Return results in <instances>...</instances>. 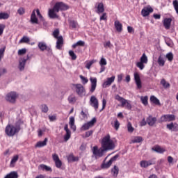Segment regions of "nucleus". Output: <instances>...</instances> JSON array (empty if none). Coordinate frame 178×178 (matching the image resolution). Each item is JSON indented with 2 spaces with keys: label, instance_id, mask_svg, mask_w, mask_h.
Masks as SVG:
<instances>
[{
  "label": "nucleus",
  "instance_id": "nucleus-1",
  "mask_svg": "<svg viewBox=\"0 0 178 178\" xmlns=\"http://www.w3.org/2000/svg\"><path fill=\"white\" fill-rule=\"evenodd\" d=\"M102 147L107 151H111L115 149V143L111 140V136L107 135L103 138L102 140Z\"/></svg>",
  "mask_w": 178,
  "mask_h": 178
},
{
  "label": "nucleus",
  "instance_id": "nucleus-2",
  "mask_svg": "<svg viewBox=\"0 0 178 178\" xmlns=\"http://www.w3.org/2000/svg\"><path fill=\"white\" fill-rule=\"evenodd\" d=\"M53 37L57 40L56 47L57 49H62L63 46V37L59 36V29H56L52 33Z\"/></svg>",
  "mask_w": 178,
  "mask_h": 178
},
{
  "label": "nucleus",
  "instance_id": "nucleus-3",
  "mask_svg": "<svg viewBox=\"0 0 178 178\" xmlns=\"http://www.w3.org/2000/svg\"><path fill=\"white\" fill-rule=\"evenodd\" d=\"M19 130H20V129L17 128V127L8 124L6 127L5 131L6 134H7L8 137H13L16 133H19Z\"/></svg>",
  "mask_w": 178,
  "mask_h": 178
},
{
  "label": "nucleus",
  "instance_id": "nucleus-4",
  "mask_svg": "<svg viewBox=\"0 0 178 178\" xmlns=\"http://www.w3.org/2000/svg\"><path fill=\"white\" fill-rule=\"evenodd\" d=\"M115 99H116L117 101H119V102L121 103V106H122V108H124V106L127 109H130L131 108V104H130V102H129V101L126 100V99L120 97V95H116L115 96Z\"/></svg>",
  "mask_w": 178,
  "mask_h": 178
},
{
  "label": "nucleus",
  "instance_id": "nucleus-5",
  "mask_svg": "<svg viewBox=\"0 0 178 178\" xmlns=\"http://www.w3.org/2000/svg\"><path fill=\"white\" fill-rule=\"evenodd\" d=\"M73 87H74L75 91L79 97H84L86 95V88L81 83L74 84Z\"/></svg>",
  "mask_w": 178,
  "mask_h": 178
},
{
  "label": "nucleus",
  "instance_id": "nucleus-6",
  "mask_svg": "<svg viewBox=\"0 0 178 178\" xmlns=\"http://www.w3.org/2000/svg\"><path fill=\"white\" fill-rule=\"evenodd\" d=\"M17 97L18 95L16 92H10L6 95L5 99L10 104H15Z\"/></svg>",
  "mask_w": 178,
  "mask_h": 178
},
{
  "label": "nucleus",
  "instance_id": "nucleus-7",
  "mask_svg": "<svg viewBox=\"0 0 178 178\" xmlns=\"http://www.w3.org/2000/svg\"><path fill=\"white\" fill-rule=\"evenodd\" d=\"M53 8H54L56 12L58 13L63 10H67V9H69V6L63 2H56Z\"/></svg>",
  "mask_w": 178,
  "mask_h": 178
},
{
  "label": "nucleus",
  "instance_id": "nucleus-8",
  "mask_svg": "<svg viewBox=\"0 0 178 178\" xmlns=\"http://www.w3.org/2000/svg\"><path fill=\"white\" fill-rule=\"evenodd\" d=\"M156 163V159L155 158H153L150 160L145 161L143 160L140 163V165L141 168H148V166H151L152 165H155Z\"/></svg>",
  "mask_w": 178,
  "mask_h": 178
},
{
  "label": "nucleus",
  "instance_id": "nucleus-9",
  "mask_svg": "<svg viewBox=\"0 0 178 178\" xmlns=\"http://www.w3.org/2000/svg\"><path fill=\"white\" fill-rule=\"evenodd\" d=\"M118 158H119V154L115 155L107 163H104L102 164L101 165L102 169H108V168L111 167L112 163L115 162V161H116Z\"/></svg>",
  "mask_w": 178,
  "mask_h": 178
},
{
  "label": "nucleus",
  "instance_id": "nucleus-10",
  "mask_svg": "<svg viewBox=\"0 0 178 178\" xmlns=\"http://www.w3.org/2000/svg\"><path fill=\"white\" fill-rule=\"evenodd\" d=\"M95 9L97 15H101L102 13H104V12H105V7L104 6V3L102 2L96 3L95 5Z\"/></svg>",
  "mask_w": 178,
  "mask_h": 178
},
{
  "label": "nucleus",
  "instance_id": "nucleus-11",
  "mask_svg": "<svg viewBox=\"0 0 178 178\" xmlns=\"http://www.w3.org/2000/svg\"><path fill=\"white\" fill-rule=\"evenodd\" d=\"M106 151L107 150H106L104 148L98 149V147H97V146H94L93 149H92L93 154L95 155V156H98L99 158L104 156V154Z\"/></svg>",
  "mask_w": 178,
  "mask_h": 178
},
{
  "label": "nucleus",
  "instance_id": "nucleus-12",
  "mask_svg": "<svg viewBox=\"0 0 178 178\" xmlns=\"http://www.w3.org/2000/svg\"><path fill=\"white\" fill-rule=\"evenodd\" d=\"M97 122V119L95 118H92L90 121L88 122L87 123H85L83 126L81 127V130L86 131L88 130L90 127H92L94 126V124Z\"/></svg>",
  "mask_w": 178,
  "mask_h": 178
},
{
  "label": "nucleus",
  "instance_id": "nucleus-13",
  "mask_svg": "<svg viewBox=\"0 0 178 178\" xmlns=\"http://www.w3.org/2000/svg\"><path fill=\"white\" fill-rule=\"evenodd\" d=\"M57 13H58V12L53 7V8L49 9L48 16L50 19H58L59 15H58Z\"/></svg>",
  "mask_w": 178,
  "mask_h": 178
},
{
  "label": "nucleus",
  "instance_id": "nucleus-14",
  "mask_svg": "<svg viewBox=\"0 0 178 178\" xmlns=\"http://www.w3.org/2000/svg\"><path fill=\"white\" fill-rule=\"evenodd\" d=\"M176 120V117L175 116V115H170V114L164 115L161 118V122H173V120Z\"/></svg>",
  "mask_w": 178,
  "mask_h": 178
},
{
  "label": "nucleus",
  "instance_id": "nucleus-15",
  "mask_svg": "<svg viewBox=\"0 0 178 178\" xmlns=\"http://www.w3.org/2000/svg\"><path fill=\"white\" fill-rule=\"evenodd\" d=\"M90 102V106H92L95 111H97L98 106H99L98 99H97L95 96H91Z\"/></svg>",
  "mask_w": 178,
  "mask_h": 178
},
{
  "label": "nucleus",
  "instance_id": "nucleus-16",
  "mask_svg": "<svg viewBox=\"0 0 178 178\" xmlns=\"http://www.w3.org/2000/svg\"><path fill=\"white\" fill-rule=\"evenodd\" d=\"M53 161L55 162L56 167L58 169H60L62 168V161L59 159V156L58 154H54L52 155Z\"/></svg>",
  "mask_w": 178,
  "mask_h": 178
},
{
  "label": "nucleus",
  "instance_id": "nucleus-17",
  "mask_svg": "<svg viewBox=\"0 0 178 178\" xmlns=\"http://www.w3.org/2000/svg\"><path fill=\"white\" fill-rule=\"evenodd\" d=\"M90 81L91 83L90 92H91V94H92V92H94V91H95V90L97 88V78L96 77H90Z\"/></svg>",
  "mask_w": 178,
  "mask_h": 178
},
{
  "label": "nucleus",
  "instance_id": "nucleus-18",
  "mask_svg": "<svg viewBox=\"0 0 178 178\" xmlns=\"http://www.w3.org/2000/svg\"><path fill=\"white\" fill-rule=\"evenodd\" d=\"M27 62V59L24 58H19V64H18V69L20 72H23L26 67V63Z\"/></svg>",
  "mask_w": 178,
  "mask_h": 178
},
{
  "label": "nucleus",
  "instance_id": "nucleus-19",
  "mask_svg": "<svg viewBox=\"0 0 178 178\" xmlns=\"http://www.w3.org/2000/svg\"><path fill=\"white\" fill-rule=\"evenodd\" d=\"M134 80L137 86V88H138V90H140V88H143V85L141 83V79L140 78V74H138V73L137 72L134 73Z\"/></svg>",
  "mask_w": 178,
  "mask_h": 178
},
{
  "label": "nucleus",
  "instance_id": "nucleus-20",
  "mask_svg": "<svg viewBox=\"0 0 178 178\" xmlns=\"http://www.w3.org/2000/svg\"><path fill=\"white\" fill-rule=\"evenodd\" d=\"M115 81V76H113L110 78H107L106 81H104L102 84L103 88H106L107 87H109L112 83Z\"/></svg>",
  "mask_w": 178,
  "mask_h": 178
},
{
  "label": "nucleus",
  "instance_id": "nucleus-21",
  "mask_svg": "<svg viewBox=\"0 0 178 178\" xmlns=\"http://www.w3.org/2000/svg\"><path fill=\"white\" fill-rule=\"evenodd\" d=\"M152 12H154V9L151 7H147L142 10L141 14L143 17H146V16H148L149 13H152Z\"/></svg>",
  "mask_w": 178,
  "mask_h": 178
},
{
  "label": "nucleus",
  "instance_id": "nucleus-22",
  "mask_svg": "<svg viewBox=\"0 0 178 178\" xmlns=\"http://www.w3.org/2000/svg\"><path fill=\"white\" fill-rule=\"evenodd\" d=\"M152 151H154V152H157L158 154H163V152H165L166 149L159 146L156 145L152 148Z\"/></svg>",
  "mask_w": 178,
  "mask_h": 178
},
{
  "label": "nucleus",
  "instance_id": "nucleus-23",
  "mask_svg": "<svg viewBox=\"0 0 178 178\" xmlns=\"http://www.w3.org/2000/svg\"><path fill=\"white\" fill-rule=\"evenodd\" d=\"M167 129H168V130H172V131H178V124L171 122L167 124Z\"/></svg>",
  "mask_w": 178,
  "mask_h": 178
},
{
  "label": "nucleus",
  "instance_id": "nucleus-24",
  "mask_svg": "<svg viewBox=\"0 0 178 178\" xmlns=\"http://www.w3.org/2000/svg\"><path fill=\"white\" fill-rule=\"evenodd\" d=\"M170 24H172V18H165L163 21V26L165 30L170 29Z\"/></svg>",
  "mask_w": 178,
  "mask_h": 178
},
{
  "label": "nucleus",
  "instance_id": "nucleus-25",
  "mask_svg": "<svg viewBox=\"0 0 178 178\" xmlns=\"http://www.w3.org/2000/svg\"><path fill=\"white\" fill-rule=\"evenodd\" d=\"M147 124H149V126H154V124H155V123H156V118L149 115L147 118Z\"/></svg>",
  "mask_w": 178,
  "mask_h": 178
},
{
  "label": "nucleus",
  "instance_id": "nucleus-26",
  "mask_svg": "<svg viewBox=\"0 0 178 178\" xmlns=\"http://www.w3.org/2000/svg\"><path fill=\"white\" fill-rule=\"evenodd\" d=\"M31 23H33V24H38V19L35 15V10H33V11L32 12V14L31 15Z\"/></svg>",
  "mask_w": 178,
  "mask_h": 178
},
{
  "label": "nucleus",
  "instance_id": "nucleus-27",
  "mask_svg": "<svg viewBox=\"0 0 178 178\" xmlns=\"http://www.w3.org/2000/svg\"><path fill=\"white\" fill-rule=\"evenodd\" d=\"M114 26L118 33H122V31L123 30V25H122V23H120V22L115 21L114 23Z\"/></svg>",
  "mask_w": 178,
  "mask_h": 178
},
{
  "label": "nucleus",
  "instance_id": "nucleus-28",
  "mask_svg": "<svg viewBox=\"0 0 178 178\" xmlns=\"http://www.w3.org/2000/svg\"><path fill=\"white\" fill-rule=\"evenodd\" d=\"M67 101L69 104L74 105V104H76V101H77V97H76L74 95L72 94L68 97Z\"/></svg>",
  "mask_w": 178,
  "mask_h": 178
},
{
  "label": "nucleus",
  "instance_id": "nucleus-29",
  "mask_svg": "<svg viewBox=\"0 0 178 178\" xmlns=\"http://www.w3.org/2000/svg\"><path fill=\"white\" fill-rule=\"evenodd\" d=\"M47 143H48V138H45L44 141H39L36 143V148H42V147H45L47 145Z\"/></svg>",
  "mask_w": 178,
  "mask_h": 178
},
{
  "label": "nucleus",
  "instance_id": "nucleus-30",
  "mask_svg": "<svg viewBox=\"0 0 178 178\" xmlns=\"http://www.w3.org/2000/svg\"><path fill=\"white\" fill-rule=\"evenodd\" d=\"M38 47L39 49H40V51H45L48 49V46H47V43H45L44 42H40L38 44Z\"/></svg>",
  "mask_w": 178,
  "mask_h": 178
},
{
  "label": "nucleus",
  "instance_id": "nucleus-31",
  "mask_svg": "<svg viewBox=\"0 0 178 178\" xmlns=\"http://www.w3.org/2000/svg\"><path fill=\"white\" fill-rule=\"evenodd\" d=\"M69 124L70 128L74 131H76V125L74 124V117L70 118Z\"/></svg>",
  "mask_w": 178,
  "mask_h": 178
},
{
  "label": "nucleus",
  "instance_id": "nucleus-32",
  "mask_svg": "<svg viewBox=\"0 0 178 178\" xmlns=\"http://www.w3.org/2000/svg\"><path fill=\"white\" fill-rule=\"evenodd\" d=\"M18 177H19V175H17V172H16V171H13L9 174H7L4 178H18Z\"/></svg>",
  "mask_w": 178,
  "mask_h": 178
},
{
  "label": "nucleus",
  "instance_id": "nucleus-33",
  "mask_svg": "<svg viewBox=\"0 0 178 178\" xmlns=\"http://www.w3.org/2000/svg\"><path fill=\"white\" fill-rule=\"evenodd\" d=\"M39 168H40L42 170H46V172H52V168L44 164L40 165Z\"/></svg>",
  "mask_w": 178,
  "mask_h": 178
},
{
  "label": "nucleus",
  "instance_id": "nucleus-34",
  "mask_svg": "<svg viewBox=\"0 0 178 178\" xmlns=\"http://www.w3.org/2000/svg\"><path fill=\"white\" fill-rule=\"evenodd\" d=\"M150 101L154 104V105H161V102L155 96H151Z\"/></svg>",
  "mask_w": 178,
  "mask_h": 178
},
{
  "label": "nucleus",
  "instance_id": "nucleus-35",
  "mask_svg": "<svg viewBox=\"0 0 178 178\" xmlns=\"http://www.w3.org/2000/svg\"><path fill=\"white\" fill-rule=\"evenodd\" d=\"M10 15L8 13H0V20H6L9 19Z\"/></svg>",
  "mask_w": 178,
  "mask_h": 178
},
{
  "label": "nucleus",
  "instance_id": "nucleus-36",
  "mask_svg": "<svg viewBox=\"0 0 178 178\" xmlns=\"http://www.w3.org/2000/svg\"><path fill=\"white\" fill-rule=\"evenodd\" d=\"M70 28V29H77L79 24L74 20H69Z\"/></svg>",
  "mask_w": 178,
  "mask_h": 178
},
{
  "label": "nucleus",
  "instance_id": "nucleus-37",
  "mask_svg": "<svg viewBox=\"0 0 178 178\" xmlns=\"http://www.w3.org/2000/svg\"><path fill=\"white\" fill-rule=\"evenodd\" d=\"M161 84L163 86L164 88H170V83L166 81L165 79H161Z\"/></svg>",
  "mask_w": 178,
  "mask_h": 178
},
{
  "label": "nucleus",
  "instance_id": "nucleus-38",
  "mask_svg": "<svg viewBox=\"0 0 178 178\" xmlns=\"http://www.w3.org/2000/svg\"><path fill=\"white\" fill-rule=\"evenodd\" d=\"M111 172L113 173V176L114 177H116L118 175H119V168L118 166L115 165L113 168L111 170Z\"/></svg>",
  "mask_w": 178,
  "mask_h": 178
},
{
  "label": "nucleus",
  "instance_id": "nucleus-39",
  "mask_svg": "<svg viewBox=\"0 0 178 178\" xmlns=\"http://www.w3.org/2000/svg\"><path fill=\"white\" fill-rule=\"evenodd\" d=\"M68 162H76L79 161V157L74 156L73 154H70L67 157Z\"/></svg>",
  "mask_w": 178,
  "mask_h": 178
},
{
  "label": "nucleus",
  "instance_id": "nucleus-40",
  "mask_svg": "<svg viewBox=\"0 0 178 178\" xmlns=\"http://www.w3.org/2000/svg\"><path fill=\"white\" fill-rule=\"evenodd\" d=\"M86 42L83 40H79L76 43L72 44V48H76V47H84Z\"/></svg>",
  "mask_w": 178,
  "mask_h": 178
},
{
  "label": "nucleus",
  "instance_id": "nucleus-41",
  "mask_svg": "<svg viewBox=\"0 0 178 178\" xmlns=\"http://www.w3.org/2000/svg\"><path fill=\"white\" fill-rule=\"evenodd\" d=\"M143 142V137L141 136H136L133 140H132V143L134 144H136V143H141Z\"/></svg>",
  "mask_w": 178,
  "mask_h": 178
},
{
  "label": "nucleus",
  "instance_id": "nucleus-42",
  "mask_svg": "<svg viewBox=\"0 0 178 178\" xmlns=\"http://www.w3.org/2000/svg\"><path fill=\"white\" fill-rule=\"evenodd\" d=\"M27 42H30V38H29V37L27 36H23V38L19 42V44L27 43Z\"/></svg>",
  "mask_w": 178,
  "mask_h": 178
},
{
  "label": "nucleus",
  "instance_id": "nucleus-43",
  "mask_svg": "<svg viewBox=\"0 0 178 178\" xmlns=\"http://www.w3.org/2000/svg\"><path fill=\"white\" fill-rule=\"evenodd\" d=\"M140 62L145 64L148 63V58L147 57V55H145V54H143L140 57Z\"/></svg>",
  "mask_w": 178,
  "mask_h": 178
},
{
  "label": "nucleus",
  "instance_id": "nucleus-44",
  "mask_svg": "<svg viewBox=\"0 0 178 178\" xmlns=\"http://www.w3.org/2000/svg\"><path fill=\"white\" fill-rule=\"evenodd\" d=\"M140 101L143 105L147 106L148 105V97L145 96V97H140Z\"/></svg>",
  "mask_w": 178,
  "mask_h": 178
},
{
  "label": "nucleus",
  "instance_id": "nucleus-45",
  "mask_svg": "<svg viewBox=\"0 0 178 178\" xmlns=\"http://www.w3.org/2000/svg\"><path fill=\"white\" fill-rule=\"evenodd\" d=\"M17 13H18V15H19V16H23V15H24V13H26V9H24V8H23V7H20L17 10Z\"/></svg>",
  "mask_w": 178,
  "mask_h": 178
},
{
  "label": "nucleus",
  "instance_id": "nucleus-46",
  "mask_svg": "<svg viewBox=\"0 0 178 178\" xmlns=\"http://www.w3.org/2000/svg\"><path fill=\"white\" fill-rule=\"evenodd\" d=\"M19 160V156H15L13 159H12V160H11V161H10V166H12V167H13V166H15V162H17V161Z\"/></svg>",
  "mask_w": 178,
  "mask_h": 178
},
{
  "label": "nucleus",
  "instance_id": "nucleus-47",
  "mask_svg": "<svg viewBox=\"0 0 178 178\" xmlns=\"http://www.w3.org/2000/svg\"><path fill=\"white\" fill-rule=\"evenodd\" d=\"M172 5L176 13L178 15V0H174L172 1Z\"/></svg>",
  "mask_w": 178,
  "mask_h": 178
},
{
  "label": "nucleus",
  "instance_id": "nucleus-48",
  "mask_svg": "<svg viewBox=\"0 0 178 178\" xmlns=\"http://www.w3.org/2000/svg\"><path fill=\"white\" fill-rule=\"evenodd\" d=\"M159 66H165V60L162 58V56H159L157 60Z\"/></svg>",
  "mask_w": 178,
  "mask_h": 178
},
{
  "label": "nucleus",
  "instance_id": "nucleus-49",
  "mask_svg": "<svg viewBox=\"0 0 178 178\" xmlns=\"http://www.w3.org/2000/svg\"><path fill=\"white\" fill-rule=\"evenodd\" d=\"M40 108L42 112H43L44 113H47V112H48L49 111L48 106H47V104H42Z\"/></svg>",
  "mask_w": 178,
  "mask_h": 178
},
{
  "label": "nucleus",
  "instance_id": "nucleus-50",
  "mask_svg": "<svg viewBox=\"0 0 178 178\" xmlns=\"http://www.w3.org/2000/svg\"><path fill=\"white\" fill-rule=\"evenodd\" d=\"M72 136V132H66L65 135L64 136V141L67 142L70 139Z\"/></svg>",
  "mask_w": 178,
  "mask_h": 178
},
{
  "label": "nucleus",
  "instance_id": "nucleus-51",
  "mask_svg": "<svg viewBox=\"0 0 178 178\" xmlns=\"http://www.w3.org/2000/svg\"><path fill=\"white\" fill-rule=\"evenodd\" d=\"M136 66L140 69V70H143L145 67V65H144V63H142L141 61L138 62L136 63Z\"/></svg>",
  "mask_w": 178,
  "mask_h": 178
},
{
  "label": "nucleus",
  "instance_id": "nucleus-52",
  "mask_svg": "<svg viewBox=\"0 0 178 178\" xmlns=\"http://www.w3.org/2000/svg\"><path fill=\"white\" fill-rule=\"evenodd\" d=\"M69 55L70 56H71L72 60H76V59H77V56H76V54H74V51L70 50L69 51Z\"/></svg>",
  "mask_w": 178,
  "mask_h": 178
},
{
  "label": "nucleus",
  "instance_id": "nucleus-53",
  "mask_svg": "<svg viewBox=\"0 0 178 178\" xmlns=\"http://www.w3.org/2000/svg\"><path fill=\"white\" fill-rule=\"evenodd\" d=\"M6 49V47H3V48L0 49V62L2 60V58H3V55L5 54V50Z\"/></svg>",
  "mask_w": 178,
  "mask_h": 178
},
{
  "label": "nucleus",
  "instance_id": "nucleus-54",
  "mask_svg": "<svg viewBox=\"0 0 178 178\" xmlns=\"http://www.w3.org/2000/svg\"><path fill=\"white\" fill-rule=\"evenodd\" d=\"M81 81H82V83L84 85V84H87V83H88V79L86 78V76H83V75H80L79 76Z\"/></svg>",
  "mask_w": 178,
  "mask_h": 178
},
{
  "label": "nucleus",
  "instance_id": "nucleus-55",
  "mask_svg": "<svg viewBox=\"0 0 178 178\" xmlns=\"http://www.w3.org/2000/svg\"><path fill=\"white\" fill-rule=\"evenodd\" d=\"M104 48H110L111 49L113 47V44H112V43H111V41H107L104 43Z\"/></svg>",
  "mask_w": 178,
  "mask_h": 178
},
{
  "label": "nucleus",
  "instance_id": "nucleus-56",
  "mask_svg": "<svg viewBox=\"0 0 178 178\" xmlns=\"http://www.w3.org/2000/svg\"><path fill=\"white\" fill-rule=\"evenodd\" d=\"M127 129H128L129 133H133L134 131V128L131 125V122H128Z\"/></svg>",
  "mask_w": 178,
  "mask_h": 178
},
{
  "label": "nucleus",
  "instance_id": "nucleus-57",
  "mask_svg": "<svg viewBox=\"0 0 178 178\" xmlns=\"http://www.w3.org/2000/svg\"><path fill=\"white\" fill-rule=\"evenodd\" d=\"M166 58L169 60V62H172L173 60V53L170 52L166 54Z\"/></svg>",
  "mask_w": 178,
  "mask_h": 178
},
{
  "label": "nucleus",
  "instance_id": "nucleus-58",
  "mask_svg": "<svg viewBox=\"0 0 178 178\" xmlns=\"http://www.w3.org/2000/svg\"><path fill=\"white\" fill-rule=\"evenodd\" d=\"M165 44L170 48L173 47V41H172L170 39L165 40Z\"/></svg>",
  "mask_w": 178,
  "mask_h": 178
},
{
  "label": "nucleus",
  "instance_id": "nucleus-59",
  "mask_svg": "<svg viewBox=\"0 0 178 178\" xmlns=\"http://www.w3.org/2000/svg\"><path fill=\"white\" fill-rule=\"evenodd\" d=\"M95 63V60H94L88 61L86 65V69H90L91 66H92L93 63Z\"/></svg>",
  "mask_w": 178,
  "mask_h": 178
},
{
  "label": "nucleus",
  "instance_id": "nucleus-60",
  "mask_svg": "<svg viewBox=\"0 0 178 178\" xmlns=\"http://www.w3.org/2000/svg\"><path fill=\"white\" fill-rule=\"evenodd\" d=\"M106 59H105L104 58H102L99 61L100 66H106Z\"/></svg>",
  "mask_w": 178,
  "mask_h": 178
},
{
  "label": "nucleus",
  "instance_id": "nucleus-61",
  "mask_svg": "<svg viewBox=\"0 0 178 178\" xmlns=\"http://www.w3.org/2000/svg\"><path fill=\"white\" fill-rule=\"evenodd\" d=\"M120 126V123H119V121L118 120H115L114 122V127L115 130H118Z\"/></svg>",
  "mask_w": 178,
  "mask_h": 178
},
{
  "label": "nucleus",
  "instance_id": "nucleus-62",
  "mask_svg": "<svg viewBox=\"0 0 178 178\" xmlns=\"http://www.w3.org/2000/svg\"><path fill=\"white\" fill-rule=\"evenodd\" d=\"M92 133H94V131L92 130L86 131V135H85L86 138H88V137H90V136H92Z\"/></svg>",
  "mask_w": 178,
  "mask_h": 178
},
{
  "label": "nucleus",
  "instance_id": "nucleus-63",
  "mask_svg": "<svg viewBox=\"0 0 178 178\" xmlns=\"http://www.w3.org/2000/svg\"><path fill=\"white\" fill-rule=\"evenodd\" d=\"M27 52V50L26 49H21L18 51V55H24Z\"/></svg>",
  "mask_w": 178,
  "mask_h": 178
},
{
  "label": "nucleus",
  "instance_id": "nucleus-64",
  "mask_svg": "<svg viewBox=\"0 0 178 178\" xmlns=\"http://www.w3.org/2000/svg\"><path fill=\"white\" fill-rule=\"evenodd\" d=\"M108 19V16H106V13H102V15L100 17L101 20H106Z\"/></svg>",
  "mask_w": 178,
  "mask_h": 178
}]
</instances>
